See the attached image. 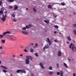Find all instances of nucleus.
Listing matches in <instances>:
<instances>
[{"label":"nucleus","mask_w":76,"mask_h":76,"mask_svg":"<svg viewBox=\"0 0 76 76\" xmlns=\"http://www.w3.org/2000/svg\"><path fill=\"white\" fill-rule=\"evenodd\" d=\"M68 60L69 61H71V60H70V59L69 58H68Z\"/></svg>","instance_id":"nucleus-53"},{"label":"nucleus","mask_w":76,"mask_h":76,"mask_svg":"<svg viewBox=\"0 0 76 76\" xmlns=\"http://www.w3.org/2000/svg\"><path fill=\"white\" fill-rule=\"evenodd\" d=\"M26 58L28 59V60H29V59H30V60L31 61H32V56H26Z\"/></svg>","instance_id":"nucleus-3"},{"label":"nucleus","mask_w":76,"mask_h":76,"mask_svg":"<svg viewBox=\"0 0 76 76\" xmlns=\"http://www.w3.org/2000/svg\"><path fill=\"white\" fill-rule=\"evenodd\" d=\"M13 57H15V55H13Z\"/></svg>","instance_id":"nucleus-62"},{"label":"nucleus","mask_w":76,"mask_h":76,"mask_svg":"<svg viewBox=\"0 0 76 76\" xmlns=\"http://www.w3.org/2000/svg\"><path fill=\"white\" fill-rule=\"evenodd\" d=\"M31 75L32 76H35V75H34V74H31Z\"/></svg>","instance_id":"nucleus-46"},{"label":"nucleus","mask_w":76,"mask_h":76,"mask_svg":"<svg viewBox=\"0 0 76 76\" xmlns=\"http://www.w3.org/2000/svg\"><path fill=\"white\" fill-rule=\"evenodd\" d=\"M21 32L22 34H24V35H28V33L26 31H22Z\"/></svg>","instance_id":"nucleus-6"},{"label":"nucleus","mask_w":76,"mask_h":76,"mask_svg":"<svg viewBox=\"0 0 76 76\" xmlns=\"http://www.w3.org/2000/svg\"><path fill=\"white\" fill-rule=\"evenodd\" d=\"M1 10L2 11H4V9H3V8H1Z\"/></svg>","instance_id":"nucleus-35"},{"label":"nucleus","mask_w":76,"mask_h":76,"mask_svg":"<svg viewBox=\"0 0 76 76\" xmlns=\"http://www.w3.org/2000/svg\"><path fill=\"white\" fill-rule=\"evenodd\" d=\"M61 4L62 5V6H64V5H65V4H64V3L62 2L61 3Z\"/></svg>","instance_id":"nucleus-33"},{"label":"nucleus","mask_w":76,"mask_h":76,"mask_svg":"<svg viewBox=\"0 0 76 76\" xmlns=\"http://www.w3.org/2000/svg\"><path fill=\"white\" fill-rule=\"evenodd\" d=\"M26 28H27V29H28V28H29V26H26Z\"/></svg>","instance_id":"nucleus-42"},{"label":"nucleus","mask_w":76,"mask_h":76,"mask_svg":"<svg viewBox=\"0 0 76 76\" xmlns=\"http://www.w3.org/2000/svg\"><path fill=\"white\" fill-rule=\"evenodd\" d=\"M1 61H0V64H1Z\"/></svg>","instance_id":"nucleus-64"},{"label":"nucleus","mask_w":76,"mask_h":76,"mask_svg":"<svg viewBox=\"0 0 76 76\" xmlns=\"http://www.w3.org/2000/svg\"><path fill=\"white\" fill-rule=\"evenodd\" d=\"M30 51L31 53H33V52H34V49H31L30 50Z\"/></svg>","instance_id":"nucleus-29"},{"label":"nucleus","mask_w":76,"mask_h":76,"mask_svg":"<svg viewBox=\"0 0 76 76\" xmlns=\"http://www.w3.org/2000/svg\"><path fill=\"white\" fill-rule=\"evenodd\" d=\"M56 66H57V68H58L59 65H58V64H57Z\"/></svg>","instance_id":"nucleus-45"},{"label":"nucleus","mask_w":76,"mask_h":76,"mask_svg":"<svg viewBox=\"0 0 76 76\" xmlns=\"http://www.w3.org/2000/svg\"><path fill=\"white\" fill-rule=\"evenodd\" d=\"M52 74H53V72H49V74L50 75H52Z\"/></svg>","instance_id":"nucleus-28"},{"label":"nucleus","mask_w":76,"mask_h":76,"mask_svg":"<svg viewBox=\"0 0 76 76\" xmlns=\"http://www.w3.org/2000/svg\"><path fill=\"white\" fill-rule=\"evenodd\" d=\"M72 61H73V60H74V59H72Z\"/></svg>","instance_id":"nucleus-63"},{"label":"nucleus","mask_w":76,"mask_h":76,"mask_svg":"<svg viewBox=\"0 0 76 76\" xmlns=\"http://www.w3.org/2000/svg\"><path fill=\"white\" fill-rule=\"evenodd\" d=\"M33 10L34 12H35L37 11V10H36V9L34 7L33 8Z\"/></svg>","instance_id":"nucleus-31"},{"label":"nucleus","mask_w":76,"mask_h":76,"mask_svg":"<svg viewBox=\"0 0 76 76\" xmlns=\"http://www.w3.org/2000/svg\"><path fill=\"white\" fill-rule=\"evenodd\" d=\"M73 26H74V27H76V24H73Z\"/></svg>","instance_id":"nucleus-36"},{"label":"nucleus","mask_w":76,"mask_h":76,"mask_svg":"<svg viewBox=\"0 0 76 76\" xmlns=\"http://www.w3.org/2000/svg\"><path fill=\"white\" fill-rule=\"evenodd\" d=\"M13 21H14V22H16V19L13 18Z\"/></svg>","instance_id":"nucleus-37"},{"label":"nucleus","mask_w":76,"mask_h":76,"mask_svg":"<svg viewBox=\"0 0 76 76\" xmlns=\"http://www.w3.org/2000/svg\"><path fill=\"white\" fill-rule=\"evenodd\" d=\"M7 17V15L6 14H5L4 15V14H3L2 17L1 18L3 22H5Z\"/></svg>","instance_id":"nucleus-2"},{"label":"nucleus","mask_w":76,"mask_h":76,"mask_svg":"<svg viewBox=\"0 0 76 76\" xmlns=\"http://www.w3.org/2000/svg\"><path fill=\"white\" fill-rule=\"evenodd\" d=\"M1 68H2V69H7V68L6 67L3 66H1Z\"/></svg>","instance_id":"nucleus-9"},{"label":"nucleus","mask_w":76,"mask_h":76,"mask_svg":"<svg viewBox=\"0 0 76 76\" xmlns=\"http://www.w3.org/2000/svg\"><path fill=\"white\" fill-rule=\"evenodd\" d=\"M3 13V12L2 11H1V10L0 11V15H3V14H4Z\"/></svg>","instance_id":"nucleus-18"},{"label":"nucleus","mask_w":76,"mask_h":76,"mask_svg":"<svg viewBox=\"0 0 76 76\" xmlns=\"http://www.w3.org/2000/svg\"><path fill=\"white\" fill-rule=\"evenodd\" d=\"M14 0H8V2H10V3H11L12 2H13Z\"/></svg>","instance_id":"nucleus-27"},{"label":"nucleus","mask_w":76,"mask_h":76,"mask_svg":"<svg viewBox=\"0 0 76 76\" xmlns=\"http://www.w3.org/2000/svg\"><path fill=\"white\" fill-rule=\"evenodd\" d=\"M58 56H61V53L60 51H59L58 52Z\"/></svg>","instance_id":"nucleus-10"},{"label":"nucleus","mask_w":76,"mask_h":76,"mask_svg":"<svg viewBox=\"0 0 76 76\" xmlns=\"http://www.w3.org/2000/svg\"><path fill=\"white\" fill-rule=\"evenodd\" d=\"M36 47H37L36 46H34V48H36Z\"/></svg>","instance_id":"nucleus-57"},{"label":"nucleus","mask_w":76,"mask_h":76,"mask_svg":"<svg viewBox=\"0 0 76 76\" xmlns=\"http://www.w3.org/2000/svg\"><path fill=\"white\" fill-rule=\"evenodd\" d=\"M28 26L29 28H31V24H29Z\"/></svg>","instance_id":"nucleus-40"},{"label":"nucleus","mask_w":76,"mask_h":76,"mask_svg":"<svg viewBox=\"0 0 76 76\" xmlns=\"http://www.w3.org/2000/svg\"><path fill=\"white\" fill-rule=\"evenodd\" d=\"M47 39L48 40V41L49 43V45H51V41H50V39H49V38H47Z\"/></svg>","instance_id":"nucleus-7"},{"label":"nucleus","mask_w":76,"mask_h":76,"mask_svg":"<svg viewBox=\"0 0 76 76\" xmlns=\"http://www.w3.org/2000/svg\"><path fill=\"white\" fill-rule=\"evenodd\" d=\"M73 14H74V15H75V14H76V13L74 12Z\"/></svg>","instance_id":"nucleus-61"},{"label":"nucleus","mask_w":76,"mask_h":76,"mask_svg":"<svg viewBox=\"0 0 76 76\" xmlns=\"http://www.w3.org/2000/svg\"><path fill=\"white\" fill-rule=\"evenodd\" d=\"M57 15H55V18H56V17H57Z\"/></svg>","instance_id":"nucleus-56"},{"label":"nucleus","mask_w":76,"mask_h":76,"mask_svg":"<svg viewBox=\"0 0 76 76\" xmlns=\"http://www.w3.org/2000/svg\"><path fill=\"white\" fill-rule=\"evenodd\" d=\"M8 8H9V9H12V8H13V7H12V6H11V5H10L8 6Z\"/></svg>","instance_id":"nucleus-20"},{"label":"nucleus","mask_w":76,"mask_h":76,"mask_svg":"<svg viewBox=\"0 0 76 76\" xmlns=\"http://www.w3.org/2000/svg\"><path fill=\"white\" fill-rule=\"evenodd\" d=\"M55 28H58V26H55Z\"/></svg>","instance_id":"nucleus-44"},{"label":"nucleus","mask_w":76,"mask_h":76,"mask_svg":"<svg viewBox=\"0 0 76 76\" xmlns=\"http://www.w3.org/2000/svg\"><path fill=\"white\" fill-rule=\"evenodd\" d=\"M48 7L49 8V9H51V7H52L51 6V5H49L48 6Z\"/></svg>","instance_id":"nucleus-17"},{"label":"nucleus","mask_w":76,"mask_h":76,"mask_svg":"<svg viewBox=\"0 0 76 76\" xmlns=\"http://www.w3.org/2000/svg\"><path fill=\"white\" fill-rule=\"evenodd\" d=\"M26 62L27 64H29V60L28 59H26Z\"/></svg>","instance_id":"nucleus-5"},{"label":"nucleus","mask_w":76,"mask_h":76,"mask_svg":"<svg viewBox=\"0 0 76 76\" xmlns=\"http://www.w3.org/2000/svg\"><path fill=\"white\" fill-rule=\"evenodd\" d=\"M74 32L75 33V35H76V30L74 31Z\"/></svg>","instance_id":"nucleus-38"},{"label":"nucleus","mask_w":76,"mask_h":76,"mask_svg":"<svg viewBox=\"0 0 76 76\" xmlns=\"http://www.w3.org/2000/svg\"><path fill=\"white\" fill-rule=\"evenodd\" d=\"M39 65L40 66H41V67H42V69H44V66H43V65H42V63H40L39 64Z\"/></svg>","instance_id":"nucleus-11"},{"label":"nucleus","mask_w":76,"mask_h":76,"mask_svg":"<svg viewBox=\"0 0 76 76\" xmlns=\"http://www.w3.org/2000/svg\"><path fill=\"white\" fill-rule=\"evenodd\" d=\"M46 48H48V46H45L43 48V50H44Z\"/></svg>","instance_id":"nucleus-13"},{"label":"nucleus","mask_w":76,"mask_h":76,"mask_svg":"<svg viewBox=\"0 0 76 76\" xmlns=\"http://www.w3.org/2000/svg\"><path fill=\"white\" fill-rule=\"evenodd\" d=\"M31 45H34V44H33V43H31Z\"/></svg>","instance_id":"nucleus-59"},{"label":"nucleus","mask_w":76,"mask_h":76,"mask_svg":"<svg viewBox=\"0 0 76 76\" xmlns=\"http://www.w3.org/2000/svg\"><path fill=\"white\" fill-rule=\"evenodd\" d=\"M64 66H65V67H67H67H68L67 66V64H66V63H64Z\"/></svg>","instance_id":"nucleus-26"},{"label":"nucleus","mask_w":76,"mask_h":76,"mask_svg":"<svg viewBox=\"0 0 76 76\" xmlns=\"http://www.w3.org/2000/svg\"><path fill=\"white\" fill-rule=\"evenodd\" d=\"M3 52H0V54H3Z\"/></svg>","instance_id":"nucleus-52"},{"label":"nucleus","mask_w":76,"mask_h":76,"mask_svg":"<svg viewBox=\"0 0 76 76\" xmlns=\"http://www.w3.org/2000/svg\"><path fill=\"white\" fill-rule=\"evenodd\" d=\"M0 37H1V38H3V35H1L0 34Z\"/></svg>","instance_id":"nucleus-48"},{"label":"nucleus","mask_w":76,"mask_h":76,"mask_svg":"<svg viewBox=\"0 0 76 76\" xmlns=\"http://www.w3.org/2000/svg\"><path fill=\"white\" fill-rule=\"evenodd\" d=\"M20 56H21V57H23V54H20Z\"/></svg>","instance_id":"nucleus-47"},{"label":"nucleus","mask_w":76,"mask_h":76,"mask_svg":"<svg viewBox=\"0 0 76 76\" xmlns=\"http://www.w3.org/2000/svg\"><path fill=\"white\" fill-rule=\"evenodd\" d=\"M35 56H36V57H38V54L37 53H35Z\"/></svg>","instance_id":"nucleus-30"},{"label":"nucleus","mask_w":76,"mask_h":76,"mask_svg":"<svg viewBox=\"0 0 76 76\" xmlns=\"http://www.w3.org/2000/svg\"><path fill=\"white\" fill-rule=\"evenodd\" d=\"M20 72L21 73H26V71L24 69H20Z\"/></svg>","instance_id":"nucleus-8"},{"label":"nucleus","mask_w":76,"mask_h":76,"mask_svg":"<svg viewBox=\"0 0 76 76\" xmlns=\"http://www.w3.org/2000/svg\"><path fill=\"white\" fill-rule=\"evenodd\" d=\"M19 47L20 48H24V46L23 45H20L19 46Z\"/></svg>","instance_id":"nucleus-19"},{"label":"nucleus","mask_w":76,"mask_h":76,"mask_svg":"<svg viewBox=\"0 0 76 76\" xmlns=\"http://www.w3.org/2000/svg\"><path fill=\"white\" fill-rule=\"evenodd\" d=\"M44 21L45 22V23H48V22H49V21L46 20H44Z\"/></svg>","instance_id":"nucleus-25"},{"label":"nucleus","mask_w":76,"mask_h":76,"mask_svg":"<svg viewBox=\"0 0 76 76\" xmlns=\"http://www.w3.org/2000/svg\"><path fill=\"white\" fill-rule=\"evenodd\" d=\"M60 73L61 75V76H63V72L62 71H61L60 72Z\"/></svg>","instance_id":"nucleus-14"},{"label":"nucleus","mask_w":76,"mask_h":76,"mask_svg":"<svg viewBox=\"0 0 76 76\" xmlns=\"http://www.w3.org/2000/svg\"><path fill=\"white\" fill-rule=\"evenodd\" d=\"M2 46H0V49H2Z\"/></svg>","instance_id":"nucleus-54"},{"label":"nucleus","mask_w":76,"mask_h":76,"mask_svg":"<svg viewBox=\"0 0 76 76\" xmlns=\"http://www.w3.org/2000/svg\"><path fill=\"white\" fill-rule=\"evenodd\" d=\"M26 10H28V8H26Z\"/></svg>","instance_id":"nucleus-60"},{"label":"nucleus","mask_w":76,"mask_h":76,"mask_svg":"<svg viewBox=\"0 0 76 76\" xmlns=\"http://www.w3.org/2000/svg\"><path fill=\"white\" fill-rule=\"evenodd\" d=\"M73 43H71L69 45V48H72V50L73 51H75V50H74L75 49V51L76 52V47H75V46L74 45H73Z\"/></svg>","instance_id":"nucleus-1"},{"label":"nucleus","mask_w":76,"mask_h":76,"mask_svg":"<svg viewBox=\"0 0 76 76\" xmlns=\"http://www.w3.org/2000/svg\"><path fill=\"white\" fill-rule=\"evenodd\" d=\"M57 75H60V72H57Z\"/></svg>","instance_id":"nucleus-43"},{"label":"nucleus","mask_w":76,"mask_h":76,"mask_svg":"<svg viewBox=\"0 0 76 76\" xmlns=\"http://www.w3.org/2000/svg\"><path fill=\"white\" fill-rule=\"evenodd\" d=\"M18 9V7L17 5H15L14 10H16V9Z\"/></svg>","instance_id":"nucleus-12"},{"label":"nucleus","mask_w":76,"mask_h":76,"mask_svg":"<svg viewBox=\"0 0 76 76\" xmlns=\"http://www.w3.org/2000/svg\"><path fill=\"white\" fill-rule=\"evenodd\" d=\"M49 69L50 70H52V67L50 66L49 67Z\"/></svg>","instance_id":"nucleus-34"},{"label":"nucleus","mask_w":76,"mask_h":76,"mask_svg":"<svg viewBox=\"0 0 76 76\" xmlns=\"http://www.w3.org/2000/svg\"><path fill=\"white\" fill-rule=\"evenodd\" d=\"M3 72H4V73H6V72H7V71L5 69L3 70Z\"/></svg>","instance_id":"nucleus-32"},{"label":"nucleus","mask_w":76,"mask_h":76,"mask_svg":"<svg viewBox=\"0 0 76 76\" xmlns=\"http://www.w3.org/2000/svg\"><path fill=\"white\" fill-rule=\"evenodd\" d=\"M24 52H27V51H28V50H26V49H24Z\"/></svg>","instance_id":"nucleus-39"},{"label":"nucleus","mask_w":76,"mask_h":76,"mask_svg":"<svg viewBox=\"0 0 76 76\" xmlns=\"http://www.w3.org/2000/svg\"><path fill=\"white\" fill-rule=\"evenodd\" d=\"M67 39L69 40V41H71V38H70V36H68L67 37Z\"/></svg>","instance_id":"nucleus-15"},{"label":"nucleus","mask_w":76,"mask_h":76,"mask_svg":"<svg viewBox=\"0 0 76 76\" xmlns=\"http://www.w3.org/2000/svg\"><path fill=\"white\" fill-rule=\"evenodd\" d=\"M2 4V2L0 1V5H1Z\"/></svg>","instance_id":"nucleus-50"},{"label":"nucleus","mask_w":76,"mask_h":76,"mask_svg":"<svg viewBox=\"0 0 76 76\" xmlns=\"http://www.w3.org/2000/svg\"><path fill=\"white\" fill-rule=\"evenodd\" d=\"M73 76H76V74H75V73H74L73 74Z\"/></svg>","instance_id":"nucleus-51"},{"label":"nucleus","mask_w":76,"mask_h":76,"mask_svg":"<svg viewBox=\"0 0 76 76\" xmlns=\"http://www.w3.org/2000/svg\"><path fill=\"white\" fill-rule=\"evenodd\" d=\"M55 42H58L56 40H54Z\"/></svg>","instance_id":"nucleus-49"},{"label":"nucleus","mask_w":76,"mask_h":76,"mask_svg":"<svg viewBox=\"0 0 76 76\" xmlns=\"http://www.w3.org/2000/svg\"><path fill=\"white\" fill-rule=\"evenodd\" d=\"M35 45L36 47H38V45L37 44V43H36L35 44Z\"/></svg>","instance_id":"nucleus-41"},{"label":"nucleus","mask_w":76,"mask_h":76,"mask_svg":"<svg viewBox=\"0 0 76 76\" xmlns=\"http://www.w3.org/2000/svg\"><path fill=\"white\" fill-rule=\"evenodd\" d=\"M11 34L10 33V32L9 31H6V32H4L3 34H2V35L3 36H4V35H6V34Z\"/></svg>","instance_id":"nucleus-4"},{"label":"nucleus","mask_w":76,"mask_h":76,"mask_svg":"<svg viewBox=\"0 0 76 76\" xmlns=\"http://www.w3.org/2000/svg\"><path fill=\"white\" fill-rule=\"evenodd\" d=\"M54 34H56V33H57V32L56 31H55L54 32Z\"/></svg>","instance_id":"nucleus-55"},{"label":"nucleus","mask_w":76,"mask_h":76,"mask_svg":"<svg viewBox=\"0 0 76 76\" xmlns=\"http://www.w3.org/2000/svg\"><path fill=\"white\" fill-rule=\"evenodd\" d=\"M17 73H18L19 72H20V69L16 71Z\"/></svg>","instance_id":"nucleus-23"},{"label":"nucleus","mask_w":76,"mask_h":76,"mask_svg":"<svg viewBox=\"0 0 76 76\" xmlns=\"http://www.w3.org/2000/svg\"><path fill=\"white\" fill-rule=\"evenodd\" d=\"M12 39L13 40H16L17 39L15 37H13Z\"/></svg>","instance_id":"nucleus-24"},{"label":"nucleus","mask_w":76,"mask_h":76,"mask_svg":"<svg viewBox=\"0 0 76 76\" xmlns=\"http://www.w3.org/2000/svg\"><path fill=\"white\" fill-rule=\"evenodd\" d=\"M14 13L12 14L11 15V16L13 18H15V15H14Z\"/></svg>","instance_id":"nucleus-21"},{"label":"nucleus","mask_w":76,"mask_h":76,"mask_svg":"<svg viewBox=\"0 0 76 76\" xmlns=\"http://www.w3.org/2000/svg\"><path fill=\"white\" fill-rule=\"evenodd\" d=\"M1 42H2V43H3V44L5 43V40H1Z\"/></svg>","instance_id":"nucleus-16"},{"label":"nucleus","mask_w":76,"mask_h":76,"mask_svg":"<svg viewBox=\"0 0 76 76\" xmlns=\"http://www.w3.org/2000/svg\"><path fill=\"white\" fill-rule=\"evenodd\" d=\"M68 44H69V42H66Z\"/></svg>","instance_id":"nucleus-58"},{"label":"nucleus","mask_w":76,"mask_h":76,"mask_svg":"<svg viewBox=\"0 0 76 76\" xmlns=\"http://www.w3.org/2000/svg\"><path fill=\"white\" fill-rule=\"evenodd\" d=\"M22 29H23V30H24V31H25L26 30V27H24L22 28Z\"/></svg>","instance_id":"nucleus-22"}]
</instances>
